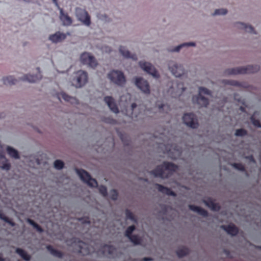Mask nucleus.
I'll use <instances>...</instances> for the list:
<instances>
[{
    "label": "nucleus",
    "instance_id": "obj_1",
    "mask_svg": "<svg viewBox=\"0 0 261 261\" xmlns=\"http://www.w3.org/2000/svg\"><path fill=\"white\" fill-rule=\"evenodd\" d=\"M88 82V73L83 70H78L73 72L70 77V85L75 89L82 88Z\"/></svg>",
    "mask_w": 261,
    "mask_h": 261
},
{
    "label": "nucleus",
    "instance_id": "obj_2",
    "mask_svg": "<svg viewBox=\"0 0 261 261\" xmlns=\"http://www.w3.org/2000/svg\"><path fill=\"white\" fill-rule=\"evenodd\" d=\"M177 167L172 163L164 162L163 165L158 166L151 172L154 177L161 178H167L173 172L175 171Z\"/></svg>",
    "mask_w": 261,
    "mask_h": 261
},
{
    "label": "nucleus",
    "instance_id": "obj_3",
    "mask_svg": "<svg viewBox=\"0 0 261 261\" xmlns=\"http://www.w3.org/2000/svg\"><path fill=\"white\" fill-rule=\"evenodd\" d=\"M110 83L118 87H123L126 83V79L124 72L118 69H112L107 74Z\"/></svg>",
    "mask_w": 261,
    "mask_h": 261
},
{
    "label": "nucleus",
    "instance_id": "obj_4",
    "mask_svg": "<svg viewBox=\"0 0 261 261\" xmlns=\"http://www.w3.org/2000/svg\"><path fill=\"white\" fill-rule=\"evenodd\" d=\"M139 67L145 73L151 75L154 79L160 77V74L155 67L150 62L142 60L138 62Z\"/></svg>",
    "mask_w": 261,
    "mask_h": 261
},
{
    "label": "nucleus",
    "instance_id": "obj_5",
    "mask_svg": "<svg viewBox=\"0 0 261 261\" xmlns=\"http://www.w3.org/2000/svg\"><path fill=\"white\" fill-rule=\"evenodd\" d=\"M168 68L172 75L175 77H182L187 73L184 65L175 62H170L168 63Z\"/></svg>",
    "mask_w": 261,
    "mask_h": 261
},
{
    "label": "nucleus",
    "instance_id": "obj_6",
    "mask_svg": "<svg viewBox=\"0 0 261 261\" xmlns=\"http://www.w3.org/2000/svg\"><path fill=\"white\" fill-rule=\"evenodd\" d=\"M80 61L82 64L91 68H95L98 65L95 58L88 52H84L80 55Z\"/></svg>",
    "mask_w": 261,
    "mask_h": 261
},
{
    "label": "nucleus",
    "instance_id": "obj_7",
    "mask_svg": "<svg viewBox=\"0 0 261 261\" xmlns=\"http://www.w3.org/2000/svg\"><path fill=\"white\" fill-rule=\"evenodd\" d=\"M259 68L258 65H249L231 69L229 71V73L231 74L251 73L257 72Z\"/></svg>",
    "mask_w": 261,
    "mask_h": 261
},
{
    "label": "nucleus",
    "instance_id": "obj_8",
    "mask_svg": "<svg viewBox=\"0 0 261 261\" xmlns=\"http://www.w3.org/2000/svg\"><path fill=\"white\" fill-rule=\"evenodd\" d=\"M134 83L141 92L146 95L150 93V86L148 81L142 77L136 76L134 79Z\"/></svg>",
    "mask_w": 261,
    "mask_h": 261
},
{
    "label": "nucleus",
    "instance_id": "obj_9",
    "mask_svg": "<svg viewBox=\"0 0 261 261\" xmlns=\"http://www.w3.org/2000/svg\"><path fill=\"white\" fill-rule=\"evenodd\" d=\"M75 15L77 20L84 25L87 27L90 25V17L85 9L81 7L75 8Z\"/></svg>",
    "mask_w": 261,
    "mask_h": 261
},
{
    "label": "nucleus",
    "instance_id": "obj_10",
    "mask_svg": "<svg viewBox=\"0 0 261 261\" xmlns=\"http://www.w3.org/2000/svg\"><path fill=\"white\" fill-rule=\"evenodd\" d=\"M73 247L77 252L83 255H88L94 251L92 247L82 241L74 242Z\"/></svg>",
    "mask_w": 261,
    "mask_h": 261
},
{
    "label": "nucleus",
    "instance_id": "obj_11",
    "mask_svg": "<svg viewBox=\"0 0 261 261\" xmlns=\"http://www.w3.org/2000/svg\"><path fill=\"white\" fill-rule=\"evenodd\" d=\"M75 172L80 179L89 187H96L97 186V182L96 180L91 178L86 171L83 170L76 169Z\"/></svg>",
    "mask_w": 261,
    "mask_h": 261
},
{
    "label": "nucleus",
    "instance_id": "obj_12",
    "mask_svg": "<svg viewBox=\"0 0 261 261\" xmlns=\"http://www.w3.org/2000/svg\"><path fill=\"white\" fill-rule=\"evenodd\" d=\"M183 123L188 127L193 129L198 128L199 124L196 117L192 113L185 114L182 118Z\"/></svg>",
    "mask_w": 261,
    "mask_h": 261
},
{
    "label": "nucleus",
    "instance_id": "obj_13",
    "mask_svg": "<svg viewBox=\"0 0 261 261\" xmlns=\"http://www.w3.org/2000/svg\"><path fill=\"white\" fill-rule=\"evenodd\" d=\"M165 148V152L168 156L171 159H175L178 158L181 153L180 149L175 145L167 146L162 145L161 148Z\"/></svg>",
    "mask_w": 261,
    "mask_h": 261
},
{
    "label": "nucleus",
    "instance_id": "obj_14",
    "mask_svg": "<svg viewBox=\"0 0 261 261\" xmlns=\"http://www.w3.org/2000/svg\"><path fill=\"white\" fill-rule=\"evenodd\" d=\"M36 70V73L24 74L20 77V80L29 83H35L41 80L42 78V75L40 68L37 67Z\"/></svg>",
    "mask_w": 261,
    "mask_h": 261
},
{
    "label": "nucleus",
    "instance_id": "obj_15",
    "mask_svg": "<svg viewBox=\"0 0 261 261\" xmlns=\"http://www.w3.org/2000/svg\"><path fill=\"white\" fill-rule=\"evenodd\" d=\"M186 87L183 82H178L175 87L171 91L172 96L174 97H180L186 90Z\"/></svg>",
    "mask_w": 261,
    "mask_h": 261
},
{
    "label": "nucleus",
    "instance_id": "obj_16",
    "mask_svg": "<svg viewBox=\"0 0 261 261\" xmlns=\"http://www.w3.org/2000/svg\"><path fill=\"white\" fill-rule=\"evenodd\" d=\"M67 35L69 36L70 34L69 33L64 34L60 32H57L55 34L50 35L48 37V39L54 43H57L65 40L66 38Z\"/></svg>",
    "mask_w": 261,
    "mask_h": 261
},
{
    "label": "nucleus",
    "instance_id": "obj_17",
    "mask_svg": "<svg viewBox=\"0 0 261 261\" xmlns=\"http://www.w3.org/2000/svg\"><path fill=\"white\" fill-rule=\"evenodd\" d=\"M104 101L112 112L115 114L119 113V110L116 104L115 100L112 96H107L105 97Z\"/></svg>",
    "mask_w": 261,
    "mask_h": 261
},
{
    "label": "nucleus",
    "instance_id": "obj_18",
    "mask_svg": "<svg viewBox=\"0 0 261 261\" xmlns=\"http://www.w3.org/2000/svg\"><path fill=\"white\" fill-rule=\"evenodd\" d=\"M57 8L59 10V18L62 24L64 26L70 25L72 23V18L67 14V13H64L63 10L60 7Z\"/></svg>",
    "mask_w": 261,
    "mask_h": 261
},
{
    "label": "nucleus",
    "instance_id": "obj_19",
    "mask_svg": "<svg viewBox=\"0 0 261 261\" xmlns=\"http://www.w3.org/2000/svg\"><path fill=\"white\" fill-rule=\"evenodd\" d=\"M192 101L200 107H206L208 104V100L203 96H194L192 97Z\"/></svg>",
    "mask_w": 261,
    "mask_h": 261
},
{
    "label": "nucleus",
    "instance_id": "obj_20",
    "mask_svg": "<svg viewBox=\"0 0 261 261\" xmlns=\"http://www.w3.org/2000/svg\"><path fill=\"white\" fill-rule=\"evenodd\" d=\"M11 167L9 160L4 155L0 156V168L5 171H9Z\"/></svg>",
    "mask_w": 261,
    "mask_h": 261
},
{
    "label": "nucleus",
    "instance_id": "obj_21",
    "mask_svg": "<svg viewBox=\"0 0 261 261\" xmlns=\"http://www.w3.org/2000/svg\"><path fill=\"white\" fill-rule=\"evenodd\" d=\"M6 150L8 155L14 159L18 160L20 155L17 150L11 146H7Z\"/></svg>",
    "mask_w": 261,
    "mask_h": 261
},
{
    "label": "nucleus",
    "instance_id": "obj_22",
    "mask_svg": "<svg viewBox=\"0 0 261 261\" xmlns=\"http://www.w3.org/2000/svg\"><path fill=\"white\" fill-rule=\"evenodd\" d=\"M139 108L135 103H132L129 111L126 115L132 119H137L138 115Z\"/></svg>",
    "mask_w": 261,
    "mask_h": 261
},
{
    "label": "nucleus",
    "instance_id": "obj_23",
    "mask_svg": "<svg viewBox=\"0 0 261 261\" xmlns=\"http://www.w3.org/2000/svg\"><path fill=\"white\" fill-rule=\"evenodd\" d=\"M60 95L61 97L66 102L72 105H77L79 103L78 99L75 97L71 96L64 92L61 93Z\"/></svg>",
    "mask_w": 261,
    "mask_h": 261
},
{
    "label": "nucleus",
    "instance_id": "obj_24",
    "mask_svg": "<svg viewBox=\"0 0 261 261\" xmlns=\"http://www.w3.org/2000/svg\"><path fill=\"white\" fill-rule=\"evenodd\" d=\"M118 50L120 54L124 58L129 59L132 57L130 51L124 46H119Z\"/></svg>",
    "mask_w": 261,
    "mask_h": 261
},
{
    "label": "nucleus",
    "instance_id": "obj_25",
    "mask_svg": "<svg viewBox=\"0 0 261 261\" xmlns=\"http://www.w3.org/2000/svg\"><path fill=\"white\" fill-rule=\"evenodd\" d=\"M221 227L231 236H234L238 232L237 228L232 224L229 225L227 226H222Z\"/></svg>",
    "mask_w": 261,
    "mask_h": 261
},
{
    "label": "nucleus",
    "instance_id": "obj_26",
    "mask_svg": "<svg viewBox=\"0 0 261 261\" xmlns=\"http://www.w3.org/2000/svg\"><path fill=\"white\" fill-rule=\"evenodd\" d=\"M114 251L115 249L113 247L108 245L103 246L102 249V254L103 255L108 257H112V254Z\"/></svg>",
    "mask_w": 261,
    "mask_h": 261
},
{
    "label": "nucleus",
    "instance_id": "obj_27",
    "mask_svg": "<svg viewBox=\"0 0 261 261\" xmlns=\"http://www.w3.org/2000/svg\"><path fill=\"white\" fill-rule=\"evenodd\" d=\"M189 208L192 211H193L195 213H197L203 216H206L207 215V213L205 210L201 208L200 207H199L198 206L190 205Z\"/></svg>",
    "mask_w": 261,
    "mask_h": 261
},
{
    "label": "nucleus",
    "instance_id": "obj_28",
    "mask_svg": "<svg viewBox=\"0 0 261 261\" xmlns=\"http://www.w3.org/2000/svg\"><path fill=\"white\" fill-rule=\"evenodd\" d=\"M4 84L7 85H11L15 84L16 80L12 76H8L3 78Z\"/></svg>",
    "mask_w": 261,
    "mask_h": 261
},
{
    "label": "nucleus",
    "instance_id": "obj_29",
    "mask_svg": "<svg viewBox=\"0 0 261 261\" xmlns=\"http://www.w3.org/2000/svg\"><path fill=\"white\" fill-rule=\"evenodd\" d=\"M204 202L207 206L212 210L217 211L219 208V206L211 199H208L207 201H204Z\"/></svg>",
    "mask_w": 261,
    "mask_h": 261
},
{
    "label": "nucleus",
    "instance_id": "obj_30",
    "mask_svg": "<svg viewBox=\"0 0 261 261\" xmlns=\"http://www.w3.org/2000/svg\"><path fill=\"white\" fill-rule=\"evenodd\" d=\"M227 13V10L224 8H220L215 10L212 13V16H224Z\"/></svg>",
    "mask_w": 261,
    "mask_h": 261
},
{
    "label": "nucleus",
    "instance_id": "obj_31",
    "mask_svg": "<svg viewBox=\"0 0 261 261\" xmlns=\"http://www.w3.org/2000/svg\"><path fill=\"white\" fill-rule=\"evenodd\" d=\"M156 186L158 187V190L159 191H161L163 193H165V194H166L167 195H172V196L175 195L174 193L173 192L171 191L170 189H169L167 188L164 187L160 185H156Z\"/></svg>",
    "mask_w": 261,
    "mask_h": 261
},
{
    "label": "nucleus",
    "instance_id": "obj_32",
    "mask_svg": "<svg viewBox=\"0 0 261 261\" xmlns=\"http://www.w3.org/2000/svg\"><path fill=\"white\" fill-rule=\"evenodd\" d=\"M16 252L20 255L24 260L28 261L30 259V256L21 249H17Z\"/></svg>",
    "mask_w": 261,
    "mask_h": 261
},
{
    "label": "nucleus",
    "instance_id": "obj_33",
    "mask_svg": "<svg viewBox=\"0 0 261 261\" xmlns=\"http://www.w3.org/2000/svg\"><path fill=\"white\" fill-rule=\"evenodd\" d=\"M198 96H202L203 94L210 95L211 94L210 91L208 90V89L203 87H198Z\"/></svg>",
    "mask_w": 261,
    "mask_h": 261
},
{
    "label": "nucleus",
    "instance_id": "obj_34",
    "mask_svg": "<svg viewBox=\"0 0 261 261\" xmlns=\"http://www.w3.org/2000/svg\"><path fill=\"white\" fill-rule=\"evenodd\" d=\"M246 24L247 23H245L243 22L237 21L234 23L233 25L237 29L244 31Z\"/></svg>",
    "mask_w": 261,
    "mask_h": 261
},
{
    "label": "nucleus",
    "instance_id": "obj_35",
    "mask_svg": "<svg viewBox=\"0 0 261 261\" xmlns=\"http://www.w3.org/2000/svg\"><path fill=\"white\" fill-rule=\"evenodd\" d=\"M244 31L247 33L251 34H256V32L254 30V28L251 25L247 23L246 25Z\"/></svg>",
    "mask_w": 261,
    "mask_h": 261
},
{
    "label": "nucleus",
    "instance_id": "obj_36",
    "mask_svg": "<svg viewBox=\"0 0 261 261\" xmlns=\"http://www.w3.org/2000/svg\"><path fill=\"white\" fill-rule=\"evenodd\" d=\"M188 249L185 247H181L177 250V254L179 257H182L188 253Z\"/></svg>",
    "mask_w": 261,
    "mask_h": 261
},
{
    "label": "nucleus",
    "instance_id": "obj_37",
    "mask_svg": "<svg viewBox=\"0 0 261 261\" xmlns=\"http://www.w3.org/2000/svg\"><path fill=\"white\" fill-rule=\"evenodd\" d=\"M46 248H47V250L50 252V253L52 255H53L55 256L59 257H61V256H62L61 253L60 252H58L57 251L54 250V249H53L51 246H47Z\"/></svg>",
    "mask_w": 261,
    "mask_h": 261
},
{
    "label": "nucleus",
    "instance_id": "obj_38",
    "mask_svg": "<svg viewBox=\"0 0 261 261\" xmlns=\"http://www.w3.org/2000/svg\"><path fill=\"white\" fill-rule=\"evenodd\" d=\"M54 166L56 169L60 170L63 168L64 163L62 161L57 160L54 162Z\"/></svg>",
    "mask_w": 261,
    "mask_h": 261
},
{
    "label": "nucleus",
    "instance_id": "obj_39",
    "mask_svg": "<svg viewBox=\"0 0 261 261\" xmlns=\"http://www.w3.org/2000/svg\"><path fill=\"white\" fill-rule=\"evenodd\" d=\"M135 227L134 225H130L127 227L125 231V236L128 238L131 236L132 233L134 231Z\"/></svg>",
    "mask_w": 261,
    "mask_h": 261
},
{
    "label": "nucleus",
    "instance_id": "obj_40",
    "mask_svg": "<svg viewBox=\"0 0 261 261\" xmlns=\"http://www.w3.org/2000/svg\"><path fill=\"white\" fill-rule=\"evenodd\" d=\"M130 241L135 245L139 244L141 243V239L137 236H133L129 238Z\"/></svg>",
    "mask_w": 261,
    "mask_h": 261
},
{
    "label": "nucleus",
    "instance_id": "obj_41",
    "mask_svg": "<svg viewBox=\"0 0 261 261\" xmlns=\"http://www.w3.org/2000/svg\"><path fill=\"white\" fill-rule=\"evenodd\" d=\"M27 222L30 224H31V225H32L34 227H35L38 231L39 232H42L43 231V230L42 229V228H41L38 225H37L36 223H35L33 221H32V220L30 219H27Z\"/></svg>",
    "mask_w": 261,
    "mask_h": 261
},
{
    "label": "nucleus",
    "instance_id": "obj_42",
    "mask_svg": "<svg viewBox=\"0 0 261 261\" xmlns=\"http://www.w3.org/2000/svg\"><path fill=\"white\" fill-rule=\"evenodd\" d=\"M255 115V113H254L253 116L251 117V121L252 123L256 127L261 128V124L259 123V121L258 120H255L254 119V116Z\"/></svg>",
    "mask_w": 261,
    "mask_h": 261
},
{
    "label": "nucleus",
    "instance_id": "obj_43",
    "mask_svg": "<svg viewBox=\"0 0 261 261\" xmlns=\"http://www.w3.org/2000/svg\"><path fill=\"white\" fill-rule=\"evenodd\" d=\"M109 195L113 200H115L117 198V193L114 190H111L109 192Z\"/></svg>",
    "mask_w": 261,
    "mask_h": 261
},
{
    "label": "nucleus",
    "instance_id": "obj_44",
    "mask_svg": "<svg viewBox=\"0 0 261 261\" xmlns=\"http://www.w3.org/2000/svg\"><path fill=\"white\" fill-rule=\"evenodd\" d=\"M234 134L236 136H242L246 134V131L243 129H237Z\"/></svg>",
    "mask_w": 261,
    "mask_h": 261
},
{
    "label": "nucleus",
    "instance_id": "obj_45",
    "mask_svg": "<svg viewBox=\"0 0 261 261\" xmlns=\"http://www.w3.org/2000/svg\"><path fill=\"white\" fill-rule=\"evenodd\" d=\"M126 216L127 219H129L133 222H136V220L134 217L133 215L130 212L127 211L126 212Z\"/></svg>",
    "mask_w": 261,
    "mask_h": 261
},
{
    "label": "nucleus",
    "instance_id": "obj_46",
    "mask_svg": "<svg viewBox=\"0 0 261 261\" xmlns=\"http://www.w3.org/2000/svg\"><path fill=\"white\" fill-rule=\"evenodd\" d=\"M184 47L182 44H179L176 47L173 48L171 51L172 53H178L181 48Z\"/></svg>",
    "mask_w": 261,
    "mask_h": 261
},
{
    "label": "nucleus",
    "instance_id": "obj_47",
    "mask_svg": "<svg viewBox=\"0 0 261 261\" xmlns=\"http://www.w3.org/2000/svg\"><path fill=\"white\" fill-rule=\"evenodd\" d=\"M99 191L103 196L107 195V189L104 186H100L99 187Z\"/></svg>",
    "mask_w": 261,
    "mask_h": 261
},
{
    "label": "nucleus",
    "instance_id": "obj_48",
    "mask_svg": "<svg viewBox=\"0 0 261 261\" xmlns=\"http://www.w3.org/2000/svg\"><path fill=\"white\" fill-rule=\"evenodd\" d=\"M99 19L101 20L105 21H108L109 20V18L105 14H101V15H100L99 16Z\"/></svg>",
    "mask_w": 261,
    "mask_h": 261
},
{
    "label": "nucleus",
    "instance_id": "obj_49",
    "mask_svg": "<svg viewBox=\"0 0 261 261\" xmlns=\"http://www.w3.org/2000/svg\"><path fill=\"white\" fill-rule=\"evenodd\" d=\"M184 47L195 46L196 44L194 42H187L182 43Z\"/></svg>",
    "mask_w": 261,
    "mask_h": 261
},
{
    "label": "nucleus",
    "instance_id": "obj_50",
    "mask_svg": "<svg viewBox=\"0 0 261 261\" xmlns=\"http://www.w3.org/2000/svg\"><path fill=\"white\" fill-rule=\"evenodd\" d=\"M158 107L160 110H163V111L165 109L167 110L168 108V107L167 105L164 104V103H160L158 105Z\"/></svg>",
    "mask_w": 261,
    "mask_h": 261
},
{
    "label": "nucleus",
    "instance_id": "obj_51",
    "mask_svg": "<svg viewBox=\"0 0 261 261\" xmlns=\"http://www.w3.org/2000/svg\"><path fill=\"white\" fill-rule=\"evenodd\" d=\"M228 84L235 86H240L241 85L240 83L235 81H228Z\"/></svg>",
    "mask_w": 261,
    "mask_h": 261
},
{
    "label": "nucleus",
    "instance_id": "obj_52",
    "mask_svg": "<svg viewBox=\"0 0 261 261\" xmlns=\"http://www.w3.org/2000/svg\"><path fill=\"white\" fill-rule=\"evenodd\" d=\"M233 166L238 169V170H243L244 169V167L243 166L241 165V164H234L233 165Z\"/></svg>",
    "mask_w": 261,
    "mask_h": 261
},
{
    "label": "nucleus",
    "instance_id": "obj_53",
    "mask_svg": "<svg viewBox=\"0 0 261 261\" xmlns=\"http://www.w3.org/2000/svg\"><path fill=\"white\" fill-rule=\"evenodd\" d=\"M0 219H1L2 220H4V221H5L6 222H8V218L6 217L3 216L1 212H0Z\"/></svg>",
    "mask_w": 261,
    "mask_h": 261
},
{
    "label": "nucleus",
    "instance_id": "obj_54",
    "mask_svg": "<svg viewBox=\"0 0 261 261\" xmlns=\"http://www.w3.org/2000/svg\"><path fill=\"white\" fill-rule=\"evenodd\" d=\"M4 155V150L2 145L0 144V156Z\"/></svg>",
    "mask_w": 261,
    "mask_h": 261
},
{
    "label": "nucleus",
    "instance_id": "obj_55",
    "mask_svg": "<svg viewBox=\"0 0 261 261\" xmlns=\"http://www.w3.org/2000/svg\"><path fill=\"white\" fill-rule=\"evenodd\" d=\"M54 3L55 5L57 8H59L60 6L58 3V0H51Z\"/></svg>",
    "mask_w": 261,
    "mask_h": 261
},
{
    "label": "nucleus",
    "instance_id": "obj_56",
    "mask_svg": "<svg viewBox=\"0 0 261 261\" xmlns=\"http://www.w3.org/2000/svg\"><path fill=\"white\" fill-rule=\"evenodd\" d=\"M7 223L10 224L11 226H14V223L10 221L9 220H8V222H7Z\"/></svg>",
    "mask_w": 261,
    "mask_h": 261
},
{
    "label": "nucleus",
    "instance_id": "obj_57",
    "mask_svg": "<svg viewBox=\"0 0 261 261\" xmlns=\"http://www.w3.org/2000/svg\"><path fill=\"white\" fill-rule=\"evenodd\" d=\"M150 259L148 258H144V261H148V260H150Z\"/></svg>",
    "mask_w": 261,
    "mask_h": 261
},
{
    "label": "nucleus",
    "instance_id": "obj_58",
    "mask_svg": "<svg viewBox=\"0 0 261 261\" xmlns=\"http://www.w3.org/2000/svg\"><path fill=\"white\" fill-rule=\"evenodd\" d=\"M55 60L56 61H58V59H53V60H52V61H51V62H52V63H53V64H54V61H55Z\"/></svg>",
    "mask_w": 261,
    "mask_h": 261
},
{
    "label": "nucleus",
    "instance_id": "obj_59",
    "mask_svg": "<svg viewBox=\"0 0 261 261\" xmlns=\"http://www.w3.org/2000/svg\"><path fill=\"white\" fill-rule=\"evenodd\" d=\"M0 261H3V259L0 257Z\"/></svg>",
    "mask_w": 261,
    "mask_h": 261
},
{
    "label": "nucleus",
    "instance_id": "obj_60",
    "mask_svg": "<svg viewBox=\"0 0 261 261\" xmlns=\"http://www.w3.org/2000/svg\"><path fill=\"white\" fill-rule=\"evenodd\" d=\"M260 248H261V247Z\"/></svg>",
    "mask_w": 261,
    "mask_h": 261
}]
</instances>
